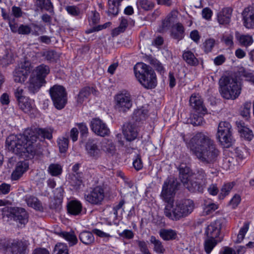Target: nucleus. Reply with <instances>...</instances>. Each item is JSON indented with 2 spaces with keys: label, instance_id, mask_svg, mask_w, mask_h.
<instances>
[{
  "label": "nucleus",
  "instance_id": "nucleus-63",
  "mask_svg": "<svg viewBox=\"0 0 254 254\" xmlns=\"http://www.w3.org/2000/svg\"><path fill=\"white\" fill-rule=\"evenodd\" d=\"M100 20L99 14L95 11H92V15L89 21L90 25H94L99 22Z\"/></svg>",
  "mask_w": 254,
  "mask_h": 254
},
{
  "label": "nucleus",
  "instance_id": "nucleus-22",
  "mask_svg": "<svg viewBox=\"0 0 254 254\" xmlns=\"http://www.w3.org/2000/svg\"><path fill=\"white\" fill-rule=\"evenodd\" d=\"M67 213L71 215L78 216L81 213L82 205L81 203L77 200L68 201L66 204Z\"/></svg>",
  "mask_w": 254,
  "mask_h": 254
},
{
  "label": "nucleus",
  "instance_id": "nucleus-47",
  "mask_svg": "<svg viewBox=\"0 0 254 254\" xmlns=\"http://www.w3.org/2000/svg\"><path fill=\"white\" fill-rule=\"evenodd\" d=\"M48 172L52 176H57L62 173V167L58 164H52L48 168Z\"/></svg>",
  "mask_w": 254,
  "mask_h": 254
},
{
  "label": "nucleus",
  "instance_id": "nucleus-5",
  "mask_svg": "<svg viewBox=\"0 0 254 254\" xmlns=\"http://www.w3.org/2000/svg\"><path fill=\"white\" fill-rule=\"evenodd\" d=\"M136 77L146 89L154 88L157 85L156 74L154 70L143 63H138L134 66Z\"/></svg>",
  "mask_w": 254,
  "mask_h": 254
},
{
  "label": "nucleus",
  "instance_id": "nucleus-6",
  "mask_svg": "<svg viewBox=\"0 0 254 254\" xmlns=\"http://www.w3.org/2000/svg\"><path fill=\"white\" fill-rule=\"evenodd\" d=\"M219 84L220 93L225 99L234 100L241 93V88L237 79L234 78L229 76L222 77L219 80Z\"/></svg>",
  "mask_w": 254,
  "mask_h": 254
},
{
  "label": "nucleus",
  "instance_id": "nucleus-24",
  "mask_svg": "<svg viewBox=\"0 0 254 254\" xmlns=\"http://www.w3.org/2000/svg\"><path fill=\"white\" fill-rule=\"evenodd\" d=\"M44 83L36 78V76L30 75L27 83V88L28 91L33 94L39 91Z\"/></svg>",
  "mask_w": 254,
  "mask_h": 254
},
{
  "label": "nucleus",
  "instance_id": "nucleus-11",
  "mask_svg": "<svg viewBox=\"0 0 254 254\" xmlns=\"http://www.w3.org/2000/svg\"><path fill=\"white\" fill-rule=\"evenodd\" d=\"M50 94L55 107L58 109H63L66 102V93L64 88L55 85L50 89Z\"/></svg>",
  "mask_w": 254,
  "mask_h": 254
},
{
  "label": "nucleus",
  "instance_id": "nucleus-3",
  "mask_svg": "<svg viewBox=\"0 0 254 254\" xmlns=\"http://www.w3.org/2000/svg\"><path fill=\"white\" fill-rule=\"evenodd\" d=\"M179 178L184 187L191 192L202 193L207 183L206 175L202 169L192 173L187 166L179 168Z\"/></svg>",
  "mask_w": 254,
  "mask_h": 254
},
{
  "label": "nucleus",
  "instance_id": "nucleus-4",
  "mask_svg": "<svg viewBox=\"0 0 254 254\" xmlns=\"http://www.w3.org/2000/svg\"><path fill=\"white\" fill-rule=\"evenodd\" d=\"M194 207V203L190 199L176 202L175 205L173 202H169L166 204L164 213L168 218L177 221L188 216L192 212Z\"/></svg>",
  "mask_w": 254,
  "mask_h": 254
},
{
  "label": "nucleus",
  "instance_id": "nucleus-20",
  "mask_svg": "<svg viewBox=\"0 0 254 254\" xmlns=\"http://www.w3.org/2000/svg\"><path fill=\"white\" fill-rule=\"evenodd\" d=\"M29 168V164L27 161H19L17 163L15 169L11 175V179L12 181L19 180Z\"/></svg>",
  "mask_w": 254,
  "mask_h": 254
},
{
  "label": "nucleus",
  "instance_id": "nucleus-57",
  "mask_svg": "<svg viewBox=\"0 0 254 254\" xmlns=\"http://www.w3.org/2000/svg\"><path fill=\"white\" fill-rule=\"evenodd\" d=\"M134 234L131 230L125 229L119 233V236L123 239L130 240L133 239Z\"/></svg>",
  "mask_w": 254,
  "mask_h": 254
},
{
  "label": "nucleus",
  "instance_id": "nucleus-10",
  "mask_svg": "<svg viewBox=\"0 0 254 254\" xmlns=\"http://www.w3.org/2000/svg\"><path fill=\"white\" fill-rule=\"evenodd\" d=\"M115 109L120 112L125 113L132 106L131 96L126 90L119 92L115 96Z\"/></svg>",
  "mask_w": 254,
  "mask_h": 254
},
{
  "label": "nucleus",
  "instance_id": "nucleus-18",
  "mask_svg": "<svg viewBox=\"0 0 254 254\" xmlns=\"http://www.w3.org/2000/svg\"><path fill=\"white\" fill-rule=\"evenodd\" d=\"M222 228V222L220 220H216L211 223L206 228L205 234L207 238L215 239L220 235Z\"/></svg>",
  "mask_w": 254,
  "mask_h": 254
},
{
  "label": "nucleus",
  "instance_id": "nucleus-46",
  "mask_svg": "<svg viewBox=\"0 0 254 254\" xmlns=\"http://www.w3.org/2000/svg\"><path fill=\"white\" fill-rule=\"evenodd\" d=\"M137 7H140L144 10H150L154 7V4L148 0H137L136 2Z\"/></svg>",
  "mask_w": 254,
  "mask_h": 254
},
{
  "label": "nucleus",
  "instance_id": "nucleus-62",
  "mask_svg": "<svg viewBox=\"0 0 254 254\" xmlns=\"http://www.w3.org/2000/svg\"><path fill=\"white\" fill-rule=\"evenodd\" d=\"M151 64L154 65L155 69L160 73L164 72V68L160 62L157 60H152Z\"/></svg>",
  "mask_w": 254,
  "mask_h": 254
},
{
  "label": "nucleus",
  "instance_id": "nucleus-13",
  "mask_svg": "<svg viewBox=\"0 0 254 254\" xmlns=\"http://www.w3.org/2000/svg\"><path fill=\"white\" fill-rule=\"evenodd\" d=\"M91 130L96 135L102 137L109 135L110 131L107 125L99 118H93L90 122Z\"/></svg>",
  "mask_w": 254,
  "mask_h": 254
},
{
  "label": "nucleus",
  "instance_id": "nucleus-56",
  "mask_svg": "<svg viewBox=\"0 0 254 254\" xmlns=\"http://www.w3.org/2000/svg\"><path fill=\"white\" fill-rule=\"evenodd\" d=\"M12 60L13 57L11 52L7 51L1 59V62L3 65H7L12 63Z\"/></svg>",
  "mask_w": 254,
  "mask_h": 254
},
{
  "label": "nucleus",
  "instance_id": "nucleus-60",
  "mask_svg": "<svg viewBox=\"0 0 254 254\" xmlns=\"http://www.w3.org/2000/svg\"><path fill=\"white\" fill-rule=\"evenodd\" d=\"M76 125L78 127L81 135L86 137L88 133V129L86 124L84 123H81L77 124Z\"/></svg>",
  "mask_w": 254,
  "mask_h": 254
},
{
  "label": "nucleus",
  "instance_id": "nucleus-40",
  "mask_svg": "<svg viewBox=\"0 0 254 254\" xmlns=\"http://www.w3.org/2000/svg\"><path fill=\"white\" fill-rule=\"evenodd\" d=\"M236 37L239 44L242 46L248 47L251 45L254 42L252 36L248 34L238 35Z\"/></svg>",
  "mask_w": 254,
  "mask_h": 254
},
{
  "label": "nucleus",
  "instance_id": "nucleus-55",
  "mask_svg": "<svg viewBox=\"0 0 254 254\" xmlns=\"http://www.w3.org/2000/svg\"><path fill=\"white\" fill-rule=\"evenodd\" d=\"M215 44V41L213 39H208L204 43V50L206 53L210 52Z\"/></svg>",
  "mask_w": 254,
  "mask_h": 254
},
{
  "label": "nucleus",
  "instance_id": "nucleus-44",
  "mask_svg": "<svg viewBox=\"0 0 254 254\" xmlns=\"http://www.w3.org/2000/svg\"><path fill=\"white\" fill-rule=\"evenodd\" d=\"M54 254H69L67 246L65 244L59 243L55 247Z\"/></svg>",
  "mask_w": 254,
  "mask_h": 254
},
{
  "label": "nucleus",
  "instance_id": "nucleus-39",
  "mask_svg": "<svg viewBox=\"0 0 254 254\" xmlns=\"http://www.w3.org/2000/svg\"><path fill=\"white\" fill-rule=\"evenodd\" d=\"M121 1H118V0H108V13L109 15H117L119 11V5Z\"/></svg>",
  "mask_w": 254,
  "mask_h": 254
},
{
  "label": "nucleus",
  "instance_id": "nucleus-28",
  "mask_svg": "<svg viewBox=\"0 0 254 254\" xmlns=\"http://www.w3.org/2000/svg\"><path fill=\"white\" fill-rule=\"evenodd\" d=\"M124 134L128 141H132L136 138L137 135V131L135 127L131 124H128L124 127Z\"/></svg>",
  "mask_w": 254,
  "mask_h": 254
},
{
  "label": "nucleus",
  "instance_id": "nucleus-48",
  "mask_svg": "<svg viewBox=\"0 0 254 254\" xmlns=\"http://www.w3.org/2000/svg\"><path fill=\"white\" fill-rule=\"evenodd\" d=\"M234 186L233 182L228 183L224 184L221 189L220 194V198L223 199L225 196L229 194Z\"/></svg>",
  "mask_w": 254,
  "mask_h": 254
},
{
  "label": "nucleus",
  "instance_id": "nucleus-49",
  "mask_svg": "<svg viewBox=\"0 0 254 254\" xmlns=\"http://www.w3.org/2000/svg\"><path fill=\"white\" fill-rule=\"evenodd\" d=\"M58 144L60 151L62 153L66 152L68 146V139L67 137L59 138L58 139Z\"/></svg>",
  "mask_w": 254,
  "mask_h": 254
},
{
  "label": "nucleus",
  "instance_id": "nucleus-19",
  "mask_svg": "<svg viewBox=\"0 0 254 254\" xmlns=\"http://www.w3.org/2000/svg\"><path fill=\"white\" fill-rule=\"evenodd\" d=\"M244 26L248 29L254 28V7L245 8L242 13Z\"/></svg>",
  "mask_w": 254,
  "mask_h": 254
},
{
  "label": "nucleus",
  "instance_id": "nucleus-32",
  "mask_svg": "<svg viewBox=\"0 0 254 254\" xmlns=\"http://www.w3.org/2000/svg\"><path fill=\"white\" fill-rule=\"evenodd\" d=\"M80 241L85 245H92L95 241L94 235L92 233L84 231L81 232L79 235Z\"/></svg>",
  "mask_w": 254,
  "mask_h": 254
},
{
  "label": "nucleus",
  "instance_id": "nucleus-43",
  "mask_svg": "<svg viewBox=\"0 0 254 254\" xmlns=\"http://www.w3.org/2000/svg\"><path fill=\"white\" fill-rule=\"evenodd\" d=\"M217 243L215 239L207 238L204 241V250L207 254H209Z\"/></svg>",
  "mask_w": 254,
  "mask_h": 254
},
{
  "label": "nucleus",
  "instance_id": "nucleus-59",
  "mask_svg": "<svg viewBox=\"0 0 254 254\" xmlns=\"http://www.w3.org/2000/svg\"><path fill=\"white\" fill-rule=\"evenodd\" d=\"M23 12L20 7L13 6L11 7L10 14L11 16H13L16 18H18L22 16Z\"/></svg>",
  "mask_w": 254,
  "mask_h": 254
},
{
  "label": "nucleus",
  "instance_id": "nucleus-29",
  "mask_svg": "<svg viewBox=\"0 0 254 254\" xmlns=\"http://www.w3.org/2000/svg\"><path fill=\"white\" fill-rule=\"evenodd\" d=\"M96 90L93 87L86 86L82 88L76 97V101L78 104H82L85 99H87L91 93H94Z\"/></svg>",
  "mask_w": 254,
  "mask_h": 254
},
{
  "label": "nucleus",
  "instance_id": "nucleus-53",
  "mask_svg": "<svg viewBox=\"0 0 254 254\" xmlns=\"http://www.w3.org/2000/svg\"><path fill=\"white\" fill-rule=\"evenodd\" d=\"M140 252L142 254H147L149 252L147 242L143 240H137L135 241Z\"/></svg>",
  "mask_w": 254,
  "mask_h": 254
},
{
  "label": "nucleus",
  "instance_id": "nucleus-17",
  "mask_svg": "<svg viewBox=\"0 0 254 254\" xmlns=\"http://www.w3.org/2000/svg\"><path fill=\"white\" fill-rule=\"evenodd\" d=\"M190 103L196 113L205 115L207 110L203 104L201 97L198 94H192L190 99Z\"/></svg>",
  "mask_w": 254,
  "mask_h": 254
},
{
  "label": "nucleus",
  "instance_id": "nucleus-30",
  "mask_svg": "<svg viewBox=\"0 0 254 254\" xmlns=\"http://www.w3.org/2000/svg\"><path fill=\"white\" fill-rule=\"evenodd\" d=\"M18 104L19 108L27 114L30 113L34 108L33 101L28 97L18 101Z\"/></svg>",
  "mask_w": 254,
  "mask_h": 254
},
{
  "label": "nucleus",
  "instance_id": "nucleus-54",
  "mask_svg": "<svg viewBox=\"0 0 254 254\" xmlns=\"http://www.w3.org/2000/svg\"><path fill=\"white\" fill-rule=\"evenodd\" d=\"M65 10L68 14L73 16H77L80 15L82 13L81 10L76 6L68 5L66 6Z\"/></svg>",
  "mask_w": 254,
  "mask_h": 254
},
{
  "label": "nucleus",
  "instance_id": "nucleus-45",
  "mask_svg": "<svg viewBox=\"0 0 254 254\" xmlns=\"http://www.w3.org/2000/svg\"><path fill=\"white\" fill-rule=\"evenodd\" d=\"M249 228V223L245 222L243 226L240 229L235 241L237 243H241L244 239L245 236Z\"/></svg>",
  "mask_w": 254,
  "mask_h": 254
},
{
  "label": "nucleus",
  "instance_id": "nucleus-41",
  "mask_svg": "<svg viewBox=\"0 0 254 254\" xmlns=\"http://www.w3.org/2000/svg\"><path fill=\"white\" fill-rule=\"evenodd\" d=\"M148 111L147 110L143 109H139L135 110L133 115V119L136 122H140L145 120L147 116Z\"/></svg>",
  "mask_w": 254,
  "mask_h": 254
},
{
  "label": "nucleus",
  "instance_id": "nucleus-38",
  "mask_svg": "<svg viewBox=\"0 0 254 254\" xmlns=\"http://www.w3.org/2000/svg\"><path fill=\"white\" fill-rule=\"evenodd\" d=\"M183 58L185 62L190 65L196 66L198 64L197 59L191 51H185L183 54Z\"/></svg>",
  "mask_w": 254,
  "mask_h": 254
},
{
  "label": "nucleus",
  "instance_id": "nucleus-25",
  "mask_svg": "<svg viewBox=\"0 0 254 254\" xmlns=\"http://www.w3.org/2000/svg\"><path fill=\"white\" fill-rule=\"evenodd\" d=\"M101 149L108 155L113 156L116 152L115 144L111 140L104 138L101 142Z\"/></svg>",
  "mask_w": 254,
  "mask_h": 254
},
{
  "label": "nucleus",
  "instance_id": "nucleus-61",
  "mask_svg": "<svg viewBox=\"0 0 254 254\" xmlns=\"http://www.w3.org/2000/svg\"><path fill=\"white\" fill-rule=\"evenodd\" d=\"M133 165L134 169L137 170H140L143 167V164L141 159V157L139 155H137L135 159L133 162Z\"/></svg>",
  "mask_w": 254,
  "mask_h": 254
},
{
  "label": "nucleus",
  "instance_id": "nucleus-8",
  "mask_svg": "<svg viewBox=\"0 0 254 254\" xmlns=\"http://www.w3.org/2000/svg\"><path fill=\"white\" fill-rule=\"evenodd\" d=\"M180 183L174 177H168L164 182L161 193L162 199L167 203L173 202V197L178 190Z\"/></svg>",
  "mask_w": 254,
  "mask_h": 254
},
{
  "label": "nucleus",
  "instance_id": "nucleus-33",
  "mask_svg": "<svg viewBox=\"0 0 254 254\" xmlns=\"http://www.w3.org/2000/svg\"><path fill=\"white\" fill-rule=\"evenodd\" d=\"M81 175L82 173H76L70 176L69 183L74 190H78L83 186Z\"/></svg>",
  "mask_w": 254,
  "mask_h": 254
},
{
  "label": "nucleus",
  "instance_id": "nucleus-37",
  "mask_svg": "<svg viewBox=\"0 0 254 254\" xmlns=\"http://www.w3.org/2000/svg\"><path fill=\"white\" fill-rule=\"evenodd\" d=\"M150 241L153 245V250L158 254H164L166 251L162 243L155 237L151 236Z\"/></svg>",
  "mask_w": 254,
  "mask_h": 254
},
{
  "label": "nucleus",
  "instance_id": "nucleus-9",
  "mask_svg": "<svg viewBox=\"0 0 254 254\" xmlns=\"http://www.w3.org/2000/svg\"><path fill=\"white\" fill-rule=\"evenodd\" d=\"M232 126L229 122H221L218 125L216 137L221 144L226 147L232 142Z\"/></svg>",
  "mask_w": 254,
  "mask_h": 254
},
{
  "label": "nucleus",
  "instance_id": "nucleus-23",
  "mask_svg": "<svg viewBox=\"0 0 254 254\" xmlns=\"http://www.w3.org/2000/svg\"><path fill=\"white\" fill-rule=\"evenodd\" d=\"M49 72L50 68L49 66L42 64L35 68L32 73L31 75L36 76V78L45 83V77Z\"/></svg>",
  "mask_w": 254,
  "mask_h": 254
},
{
  "label": "nucleus",
  "instance_id": "nucleus-1",
  "mask_svg": "<svg viewBox=\"0 0 254 254\" xmlns=\"http://www.w3.org/2000/svg\"><path fill=\"white\" fill-rule=\"evenodd\" d=\"M52 138V130L47 128H27L23 134H11L6 139L8 149L13 153L31 158L38 153L39 147L35 143L37 140Z\"/></svg>",
  "mask_w": 254,
  "mask_h": 254
},
{
  "label": "nucleus",
  "instance_id": "nucleus-31",
  "mask_svg": "<svg viewBox=\"0 0 254 254\" xmlns=\"http://www.w3.org/2000/svg\"><path fill=\"white\" fill-rule=\"evenodd\" d=\"M35 5L41 11L45 10L50 13L54 12L53 5L50 0H36Z\"/></svg>",
  "mask_w": 254,
  "mask_h": 254
},
{
  "label": "nucleus",
  "instance_id": "nucleus-52",
  "mask_svg": "<svg viewBox=\"0 0 254 254\" xmlns=\"http://www.w3.org/2000/svg\"><path fill=\"white\" fill-rule=\"evenodd\" d=\"M11 241L6 240H0V251L4 254L10 252Z\"/></svg>",
  "mask_w": 254,
  "mask_h": 254
},
{
  "label": "nucleus",
  "instance_id": "nucleus-42",
  "mask_svg": "<svg viewBox=\"0 0 254 254\" xmlns=\"http://www.w3.org/2000/svg\"><path fill=\"white\" fill-rule=\"evenodd\" d=\"M203 115L194 112L190 117V123L194 126L202 125L204 123Z\"/></svg>",
  "mask_w": 254,
  "mask_h": 254
},
{
  "label": "nucleus",
  "instance_id": "nucleus-51",
  "mask_svg": "<svg viewBox=\"0 0 254 254\" xmlns=\"http://www.w3.org/2000/svg\"><path fill=\"white\" fill-rule=\"evenodd\" d=\"M204 205L203 211L206 215L211 214L218 208L217 205L213 202L206 201Z\"/></svg>",
  "mask_w": 254,
  "mask_h": 254
},
{
  "label": "nucleus",
  "instance_id": "nucleus-2",
  "mask_svg": "<svg viewBox=\"0 0 254 254\" xmlns=\"http://www.w3.org/2000/svg\"><path fill=\"white\" fill-rule=\"evenodd\" d=\"M191 154L203 164L212 165L216 163L220 152L214 141L202 132L195 133L187 143Z\"/></svg>",
  "mask_w": 254,
  "mask_h": 254
},
{
  "label": "nucleus",
  "instance_id": "nucleus-26",
  "mask_svg": "<svg viewBox=\"0 0 254 254\" xmlns=\"http://www.w3.org/2000/svg\"><path fill=\"white\" fill-rule=\"evenodd\" d=\"M24 200L28 206L41 212L44 211V208L41 202L36 197L31 195H26L24 197Z\"/></svg>",
  "mask_w": 254,
  "mask_h": 254
},
{
  "label": "nucleus",
  "instance_id": "nucleus-12",
  "mask_svg": "<svg viewBox=\"0 0 254 254\" xmlns=\"http://www.w3.org/2000/svg\"><path fill=\"white\" fill-rule=\"evenodd\" d=\"M31 70L30 63L25 62L16 67L13 71V79L15 82L22 83L27 79Z\"/></svg>",
  "mask_w": 254,
  "mask_h": 254
},
{
  "label": "nucleus",
  "instance_id": "nucleus-36",
  "mask_svg": "<svg viewBox=\"0 0 254 254\" xmlns=\"http://www.w3.org/2000/svg\"><path fill=\"white\" fill-rule=\"evenodd\" d=\"M59 235L67 241L69 246L70 247L76 245L77 243V238L72 232H67L65 231H62L59 233Z\"/></svg>",
  "mask_w": 254,
  "mask_h": 254
},
{
  "label": "nucleus",
  "instance_id": "nucleus-35",
  "mask_svg": "<svg viewBox=\"0 0 254 254\" xmlns=\"http://www.w3.org/2000/svg\"><path fill=\"white\" fill-rule=\"evenodd\" d=\"M171 36L178 40H182L184 37V28L182 24L177 23L172 28Z\"/></svg>",
  "mask_w": 254,
  "mask_h": 254
},
{
  "label": "nucleus",
  "instance_id": "nucleus-34",
  "mask_svg": "<svg viewBox=\"0 0 254 254\" xmlns=\"http://www.w3.org/2000/svg\"><path fill=\"white\" fill-rule=\"evenodd\" d=\"M159 234L160 237L165 241L173 240L177 237V232L171 229H161Z\"/></svg>",
  "mask_w": 254,
  "mask_h": 254
},
{
  "label": "nucleus",
  "instance_id": "nucleus-14",
  "mask_svg": "<svg viewBox=\"0 0 254 254\" xmlns=\"http://www.w3.org/2000/svg\"><path fill=\"white\" fill-rule=\"evenodd\" d=\"M104 190L99 187L95 188L87 194H85L86 201L93 205H100L104 198Z\"/></svg>",
  "mask_w": 254,
  "mask_h": 254
},
{
  "label": "nucleus",
  "instance_id": "nucleus-7",
  "mask_svg": "<svg viewBox=\"0 0 254 254\" xmlns=\"http://www.w3.org/2000/svg\"><path fill=\"white\" fill-rule=\"evenodd\" d=\"M3 218L13 220L23 226L28 222L29 215L24 208L18 207H4L1 209Z\"/></svg>",
  "mask_w": 254,
  "mask_h": 254
},
{
  "label": "nucleus",
  "instance_id": "nucleus-50",
  "mask_svg": "<svg viewBox=\"0 0 254 254\" xmlns=\"http://www.w3.org/2000/svg\"><path fill=\"white\" fill-rule=\"evenodd\" d=\"M251 107L252 104L250 102H246L243 105L241 111V115L244 117L246 120H248L250 117Z\"/></svg>",
  "mask_w": 254,
  "mask_h": 254
},
{
  "label": "nucleus",
  "instance_id": "nucleus-27",
  "mask_svg": "<svg viewBox=\"0 0 254 254\" xmlns=\"http://www.w3.org/2000/svg\"><path fill=\"white\" fill-rule=\"evenodd\" d=\"M236 124L241 136L248 140H251L254 136L252 131L247 127L245 123L241 121H237Z\"/></svg>",
  "mask_w": 254,
  "mask_h": 254
},
{
  "label": "nucleus",
  "instance_id": "nucleus-16",
  "mask_svg": "<svg viewBox=\"0 0 254 254\" xmlns=\"http://www.w3.org/2000/svg\"><path fill=\"white\" fill-rule=\"evenodd\" d=\"M29 243L26 240H11L10 252L11 254H28Z\"/></svg>",
  "mask_w": 254,
  "mask_h": 254
},
{
  "label": "nucleus",
  "instance_id": "nucleus-64",
  "mask_svg": "<svg viewBox=\"0 0 254 254\" xmlns=\"http://www.w3.org/2000/svg\"><path fill=\"white\" fill-rule=\"evenodd\" d=\"M170 26V20L169 18L166 19L162 21L161 26L160 27L159 31L160 32H164L166 31Z\"/></svg>",
  "mask_w": 254,
  "mask_h": 254
},
{
  "label": "nucleus",
  "instance_id": "nucleus-15",
  "mask_svg": "<svg viewBox=\"0 0 254 254\" xmlns=\"http://www.w3.org/2000/svg\"><path fill=\"white\" fill-rule=\"evenodd\" d=\"M85 150L87 154L94 159L97 160L101 156L102 152L97 139L89 138L85 143Z\"/></svg>",
  "mask_w": 254,
  "mask_h": 254
},
{
  "label": "nucleus",
  "instance_id": "nucleus-21",
  "mask_svg": "<svg viewBox=\"0 0 254 254\" xmlns=\"http://www.w3.org/2000/svg\"><path fill=\"white\" fill-rule=\"evenodd\" d=\"M232 13L230 7H225L220 11L217 16V19L220 25H226L230 23Z\"/></svg>",
  "mask_w": 254,
  "mask_h": 254
},
{
  "label": "nucleus",
  "instance_id": "nucleus-58",
  "mask_svg": "<svg viewBox=\"0 0 254 254\" xmlns=\"http://www.w3.org/2000/svg\"><path fill=\"white\" fill-rule=\"evenodd\" d=\"M92 232L98 237L105 239L106 241H108L109 239L112 237L111 235L109 234L105 233L96 228L93 229Z\"/></svg>",
  "mask_w": 254,
  "mask_h": 254
}]
</instances>
